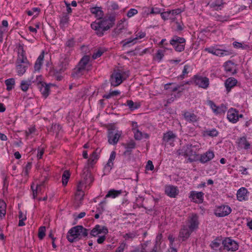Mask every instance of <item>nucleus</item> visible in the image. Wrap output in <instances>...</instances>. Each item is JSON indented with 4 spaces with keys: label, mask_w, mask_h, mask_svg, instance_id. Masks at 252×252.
I'll return each instance as SVG.
<instances>
[{
    "label": "nucleus",
    "mask_w": 252,
    "mask_h": 252,
    "mask_svg": "<svg viewBox=\"0 0 252 252\" xmlns=\"http://www.w3.org/2000/svg\"><path fill=\"white\" fill-rule=\"evenodd\" d=\"M108 233V230L106 227L97 224L93 228L91 231L90 234L94 237H96L100 234L106 235Z\"/></svg>",
    "instance_id": "9"
},
{
    "label": "nucleus",
    "mask_w": 252,
    "mask_h": 252,
    "mask_svg": "<svg viewBox=\"0 0 252 252\" xmlns=\"http://www.w3.org/2000/svg\"><path fill=\"white\" fill-rule=\"evenodd\" d=\"M105 51V50L104 49L100 48L94 53L92 58L94 59H96L100 57Z\"/></svg>",
    "instance_id": "48"
},
{
    "label": "nucleus",
    "mask_w": 252,
    "mask_h": 252,
    "mask_svg": "<svg viewBox=\"0 0 252 252\" xmlns=\"http://www.w3.org/2000/svg\"><path fill=\"white\" fill-rule=\"evenodd\" d=\"M237 113L238 111L236 109L231 108L227 112V118L232 123H236L238 121Z\"/></svg>",
    "instance_id": "19"
},
{
    "label": "nucleus",
    "mask_w": 252,
    "mask_h": 252,
    "mask_svg": "<svg viewBox=\"0 0 252 252\" xmlns=\"http://www.w3.org/2000/svg\"><path fill=\"white\" fill-rule=\"evenodd\" d=\"M69 57L66 55H64L60 58L59 67L61 72H63L67 69L69 66Z\"/></svg>",
    "instance_id": "16"
},
{
    "label": "nucleus",
    "mask_w": 252,
    "mask_h": 252,
    "mask_svg": "<svg viewBox=\"0 0 252 252\" xmlns=\"http://www.w3.org/2000/svg\"><path fill=\"white\" fill-rule=\"evenodd\" d=\"M203 135L204 136L216 137L219 134L218 131L216 128L208 129L203 131Z\"/></svg>",
    "instance_id": "35"
},
{
    "label": "nucleus",
    "mask_w": 252,
    "mask_h": 252,
    "mask_svg": "<svg viewBox=\"0 0 252 252\" xmlns=\"http://www.w3.org/2000/svg\"><path fill=\"white\" fill-rule=\"evenodd\" d=\"M223 4L222 0H215L209 4V5L215 10H218L221 9V7H222Z\"/></svg>",
    "instance_id": "37"
},
{
    "label": "nucleus",
    "mask_w": 252,
    "mask_h": 252,
    "mask_svg": "<svg viewBox=\"0 0 252 252\" xmlns=\"http://www.w3.org/2000/svg\"><path fill=\"white\" fill-rule=\"evenodd\" d=\"M88 182L87 180H85V183L86 184ZM84 183L83 181L79 182L77 188V192L76 193V196L77 197L79 198V199L81 201L84 198V196L85 195L84 192L82 191V187Z\"/></svg>",
    "instance_id": "27"
},
{
    "label": "nucleus",
    "mask_w": 252,
    "mask_h": 252,
    "mask_svg": "<svg viewBox=\"0 0 252 252\" xmlns=\"http://www.w3.org/2000/svg\"><path fill=\"white\" fill-rule=\"evenodd\" d=\"M31 168H32V163L30 162H28L23 170V172L25 176H27L28 175L29 171V170H31Z\"/></svg>",
    "instance_id": "54"
},
{
    "label": "nucleus",
    "mask_w": 252,
    "mask_h": 252,
    "mask_svg": "<svg viewBox=\"0 0 252 252\" xmlns=\"http://www.w3.org/2000/svg\"><path fill=\"white\" fill-rule=\"evenodd\" d=\"M116 157V153L114 151L111 152L109 159L107 163L105 165L104 168V174H107L110 172L113 166V161L114 160Z\"/></svg>",
    "instance_id": "20"
},
{
    "label": "nucleus",
    "mask_w": 252,
    "mask_h": 252,
    "mask_svg": "<svg viewBox=\"0 0 252 252\" xmlns=\"http://www.w3.org/2000/svg\"><path fill=\"white\" fill-rule=\"evenodd\" d=\"M216 50H217V48H215L214 47L206 48L205 49V51H207L208 53H211V54H212L213 55H215V54L216 53Z\"/></svg>",
    "instance_id": "60"
},
{
    "label": "nucleus",
    "mask_w": 252,
    "mask_h": 252,
    "mask_svg": "<svg viewBox=\"0 0 252 252\" xmlns=\"http://www.w3.org/2000/svg\"><path fill=\"white\" fill-rule=\"evenodd\" d=\"M122 190H116L115 189H111L109 190L105 196V198L111 197L113 198H116L122 193Z\"/></svg>",
    "instance_id": "40"
},
{
    "label": "nucleus",
    "mask_w": 252,
    "mask_h": 252,
    "mask_svg": "<svg viewBox=\"0 0 252 252\" xmlns=\"http://www.w3.org/2000/svg\"><path fill=\"white\" fill-rule=\"evenodd\" d=\"M29 63L27 57L25 56L24 52L22 50L21 54H19L16 61V70L19 75H23L29 66Z\"/></svg>",
    "instance_id": "3"
},
{
    "label": "nucleus",
    "mask_w": 252,
    "mask_h": 252,
    "mask_svg": "<svg viewBox=\"0 0 252 252\" xmlns=\"http://www.w3.org/2000/svg\"><path fill=\"white\" fill-rule=\"evenodd\" d=\"M69 17L67 14H63L60 18V27L62 28L67 27L68 24Z\"/></svg>",
    "instance_id": "33"
},
{
    "label": "nucleus",
    "mask_w": 252,
    "mask_h": 252,
    "mask_svg": "<svg viewBox=\"0 0 252 252\" xmlns=\"http://www.w3.org/2000/svg\"><path fill=\"white\" fill-rule=\"evenodd\" d=\"M88 230L82 225H77L71 228L68 232L67 239L71 243L86 237Z\"/></svg>",
    "instance_id": "2"
},
{
    "label": "nucleus",
    "mask_w": 252,
    "mask_h": 252,
    "mask_svg": "<svg viewBox=\"0 0 252 252\" xmlns=\"http://www.w3.org/2000/svg\"><path fill=\"white\" fill-rule=\"evenodd\" d=\"M40 11V9L37 7H34L31 10H29L27 11V14L29 16H32L33 15L34 13H36V15H38Z\"/></svg>",
    "instance_id": "56"
},
{
    "label": "nucleus",
    "mask_w": 252,
    "mask_h": 252,
    "mask_svg": "<svg viewBox=\"0 0 252 252\" xmlns=\"http://www.w3.org/2000/svg\"><path fill=\"white\" fill-rule=\"evenodd\" d=\"M85 70V68H83V67H81L77 65V66L73 70L72 76L74 78H78L83 75Z\"/></svg>",
    "instance_id": "31"
},
{
    "label": "nucleus",
    "mask_w": 252,
    "mask_h": 252,
    "mask_svg": "<svg viewBox=\"0 0 252 252\" xmlns=\"http://www.w3.org/2000/svg\"><path fill=\"white\" fill-rule=\"evenodd\" d=\"M46 227L45 226H41L38 229V238L42 240L45 236Z\"/></svg>",
    "instance_id": "50"
},
{
    "label": "nucleus",
    "mask_w": 252,
    "mask_h": 252,
    "mask_svg": "<svg viewBox=\"0 0 252 252\" xmlns=\"http://www.w3.org/2000/svg\"><path fill=\"white\" fill-rule=\"evenodd\" d=\"M154 166L153 164V162L151 160H148L147 162V164L146 166V169L147 170H153L154 169Z\"/></svg>",
    "instance_id": "63"
},
{
    "label": "nucleus",
    "mask_w": 252,
    "mask_h": 252,
    "mask_svg": "<svg viewBox=\"0 0 252 252\" xmlns=\"http://www.w3.org/2000/svg\"><path fill=\"white\" fill-rule=\"evenodd\" d=\"M194 82L196 86L203 89H206L209 85V79L206 77L194 76Z\"/></svg>",
    "instance_id": "8"
},
{
    "label": "nucleus",
    "mask_w": 252,
    "mask_h": 252,
    "mask_svg": "<svg viewBox=\"0 0 252 252\" xmlns=\"http://www.w3.org/2000/svg\"><path fill=\"white\" fill-rule=\"evenodd\" d=\"M5 84L6 86V90L8 91L12 90L15 84V81L14 78H9L5 81Z\"/></svg>",
    "instance_id": "39"
},
{
    "label": "nucleus",
    "mask_w": 252,
    "mask_h": 252,
    "mask_svg": "<svg viewBox=\"0 0 252 252\" xmlns=\"http://www.w3.org/2000/svg\"><path fill=\"white\" fill-rule=\"evenodd\" d=\"M214 153L213 151H208L205 153L201 155L199 161L202 163H205L214 158Z\"/></svg>",
    "instance_id": "22"
},
{
    "label": "nucleus",
    "mask_w": 252,
    "mask_h": 252,
    "mask_svg": "<svg viewBox=\"0 0 252 252\" xmlns=\"http://www.w3.org/2000/svg\"><path fill=\"white\" fill-rule=\"evenodd\" d=\"M170 15L171 13L169 11L160 13V16L164 20H166L169 18H170Z\"/></svg>",
    "instance_id": "58"
},
{
    "label": "nucleus",
    "mask_w": 252,
    "mask_h": 252,
    "mask_svg": "<svg viewBox=\"0 0 252 252\" xmlns=\"http://www.w3.org/2000/svg\"><path fill=\"white\" fill-rule=\"evenodd\" d=\"M176 137V135L171 131H169L165 133H164L162 141L165 145L169 144L173 146V143L175 141Z\"/></svg>",
    "instance_id": "10"
},
{
    "label": "nucleus",
    "mask_w": 252,
    "mask_h": 252,
    "mask_svg": "<svg viewBox=\"0 0 252 252\" xmlns=\"http://www.w3.org/2000/svg\"><path fill=\"white\" fill-rule=\"evenodd\" d=\"M91 12L95 15L96 18L99 20L101 19L103 16V12L101 10V7H94L90 8V9Z\"/></svg>",
    "instance_id": "32"
},
{
    "label": "nucleus",
    "mask_w": 252,
    "mask_h": 252,
    "mask_svg": "<svg viewBox=\"0 0 252 252\" xmlns=\"http://www.w3.org/2000/svg\"><path fill=\"white\" fill-rule=\"evenodd\" d=\"M247 192V189L245 188H241L239 189L237 192V199L240 201L246 200Z\"/></svg>",
    "instance_id": "30"
},
{
    "label": "nucleus",
    "mask_w": 252,
    "mask_h": 252,
    "mask_svg": "<svg viewBox=\"0 0 252 252\" xmlns=\"http://www.w3.org/2000/svg\"><path fill=\"white\" fill-rule=\"evenodd\" d=\"M70 177V173L68 171H64L62 176V183L63 186H66Z\"/></svg>",
    "instance_id": "46"
},
{
    "label": "nucleus",
    "mask_w": 252,
    "mask_h": 252,
    "mask_svg": "<svg viewBox=\"0 0 252 252\" xmlns=\"http://www.w3.org/2000/svg\"><path fill=\"white\" fill-rule=\"evenodd\" d=\"M96 162V161H94L93 159H91V158H89L88 160L87 164L85 167V169H87L86 173L85 172L84 175H83L84 179L85 180L87 181L88 180H89L90 182H92L93 181V179H92V178L91 177V175L90 172L89 171V169L90 168H92L93 167V166L94 165V164H95Z\"/></svg>",
    "instance_id": "12"
},
{
    "label": "nucleus",
    "mask_w": 252,
    "mask_h": 252,
    "mask_svg": "<svg viewBox=\"0 0 252 252\" xmlns=\"http://www.w3.org/2000/svg\"><path fill=\"white\" fill-rule=\"evenodd\" d=\"M221 244H222L221 240L216 239L212 242L210 246L213 249L217 250L219 248Z\"/></svg>",
    "instance_id": "47"
},
{
    "label": "nucleus",
    "mask_w": 252,
    "mask_h": 252,
    "mask_svg": "<svg viewBox=\"0 0 252 252\" xmlns=\"http://www.w3.org/2000/svg\"><path fill=\"white\" fill-rule=\"evenodd\" d=\"M185 43H182L180 44L179 46H176V48H175V50L177 52H182L185 49Z\"/></svg>",
    "instance_id": "62"
},
{
    "label": "nucleus",
    "mask_w": 252,
    "mask_h": 252,
    "mask_svg": "<svg viewBox=\"0 0 252 252\" xmlns=\"http://www.w3.org/2000/svg\"><path fill=\"white\" fill-rule=\"evenodd\" d=\"M101 152V150L96 149L92 154L89 158L92 159L96 161L99 158V154Z\"/></svg>",
    "instance_id": "49"
},
{
    "label": "nucleus",
    "mask_w": 252,
    "mask_h": 252,
    "mask_svg": "<svg viewBox=\"0 0 252 252\" xmlns=\"http://www.w3.org/2000/svg\"><path fill=\"white\" fill-rule=\"evenodd\" d=\"M161 10L158 7H152L149 13L151 14H160Z\"/></svg>",
    "instance_id": "59"
},
{
    "label": "nucleus",
    "mask_w": 252,
    "mask_h": 252,
    "mask_svg": "<svg viewBox=\"0 0 252 252\" xmlns=\"http://www.w3.org/2000/svg\"><path fill=\"white\" fill-rule=\"evenodd\" d=\"M126 151L124 152L125 155H128L131 154L132 150L135 149L136 143L133 140H131L129 142L124 144Z\"/></svg>",
    "instance_id": "28"
},
{
    "label": "nucleus",
    "mask_w": 252,
    "mask_h": 252,
    "mask_svg": "<svg viewBox=\"0 0 252 252\" xmlns=\"http://www.w3.org/2000/svg\"><path fill=\"white\" fill-rule=\"evenodd\" d=\"M193 232L187 225H184L181 228L179 234V238L182 239L184 241L187 240Z\"/></svg>",
    "instance_id": "11"
},
{
    "label": "nucleus",
    "mask_w": 252,
    "mask_h": 252,
    "mask_svg": "<svg viewBox=\"0 0 252 252\" xmlns=\"http://www.w3.org/2000/svg\"><path fill=\"white\" fill-rule=\"evenodd\" d=\"M223 249L227 251L235 252L238 249V243L230 238H225L222 241Z\"/></svg>",
    "instance_id": "5"
},
{
    "label": "nucleus",
    "mask_w": 252,
    "mask_h": 252,
    "mask_svg": "<svg viewBox=\"0 0 252 252\" xmlns=\"http://www.w3.org/2000/svg\"><path fill=\"white\" fill-rule=\"evenodd\" d=\"M44 53L42 52L38 57L34 64L35 70L39 71L40 70L44 59Z\"/></svg>",
    "instance_id": "36"
},
{
    "label": "nucleus",
    "mask_w": 252,
    "mask_h": 252,
    "mask_svg": "<svg viewBox=\"0 0 252 252\" xmlns=\"http://www.w3.org/2000/svg\"><path fill=\"white\" fill-rule=\"evenodd\" d=\"M122 134V131L115 128H109L108 130V142L111 145H116Z\"/></svg>",
    "instance_id": "4"
},
{
    "label": "nucleus",
    "mask_w": 252,
    "mask_h": 252,
    "mask_svg": "<svg viewBox=\"0 0 252 252\" xmlns=\"http://www.w3.org/2000/svg\"><path fill=\"white\" fill-rule=\"evenodd\" d=\"M134 135V138L137 140H140L143 138H148L149 135L147 133H143L139 130L133 131Z\"/></svg>",
    "instance_id": "38"
},
{
    "label": "nucleus",
    "mask_w": 252,
    "mask_h": 252,
    "mask_svg": "<svg viewBox=\"0 0 252 252\" xmlns=\"http://www.w3.org/2000/svg\"><path fill=\"white\" fill-rule=\"evenodd\" d=\"M192 145H186L178 151L179 155L186 157L191 156L195 153L192 150Z\"/></svg>",
    "instance_id": "14"
},
{
    "label": "nucleus",
    "mask_w": 252,
    "mask_h": 252,
    "mask_svg": "<svg viewBox=\"0 0 252 252\" xmlns=\"http://www.w3.org/2000/svg\"><path fill=\"white\" fill-rule=\"evenodd\" d=\"M188 224L189 225L187 226L191 230L194 231L198 229L199 225L198 217L196 214H193L189 217Z\"/></svg>",
    "instance_id": "7"
},
{
    "label": "nucleus",
    "mask_w": 252,
    "mask_h": 252,
    "mask_svg": "<svg viewBox=\"0 0 252 252\" xmlns=\"http://www.w3.org/2000/svg\"><path fill=\"white\" fill-rule=\"evenodd\" d=\"M183 116L185 120L189 123H193L198 120V118L193 113L187 111L184 113Z\"/></svg>",
    "instance_id": "24"
},
{
    "label": "nucleus",
    "mask_w": 252,
    "mask_h": 252,
    "mask_svg": "<svg viewBox=\"0 0 252 252\" xmlns=\"http://www.w3.org/2000/svg\"><path fill=\"white\" fill-rule=\"evenodd\" d=\"M225 109L226 107L223 105H221L220 106L217 107L216 109L214 110V113L217 114L224 113Z\"/></svg>",
    "instance_id": "52"
},
{
    "label": "nucleus",
    "mask_w": 252,
    "mask_h": 252,
    "mask_svg": "<svg viewBox=\"0 0 252 252\" xmlns=\"http://www.w3.org/2000/svg\"><path fill=\"white\" fill-rule=\"evenodd\" d=\"M31 80H22L21 82L20 87L23 92H27L31 85Z\"/></svg>",
    "instance_id": "41"
},
{
    "label": "nucleus",
    "mask_w": 252,
    "mask_h": 252,
    "mask_svg": "<svg viewBox=\"0 0 252 252\" xmlns=\"http://www.w3.org/2000/svg\"><path fill=\"white\" fill-rule=\"evenodd\" d=\"M203 195L204 193L201 191H191L189 197L195 202L202 203L203 201Z\"/></svg>",
    "instance_id": "18"
},
{
    "label": "nucleus",
    "mask_w": 252,
    "mask_h": 252,
    "mask_svg": "<svg viewBox=\"0 0 252 252\" xmlns=\"http://www.w3.org/2000/svg\"><path fill=\"white\" fill-rule=\"evenodd\" d=\"M122 75L121 73L117 72L113 73L110 78V82L112 86L116 87L122 83Z\"/></svg>",
    "instance_id": "13"
},
{
    "label": "nucleus",
    "mask_w": 252,
    "mask_h": 252,
    "mask_svg": "<svg viewBox=\"0 0 252 252\" xmlns=\"http://www.w3.org/2000/svg\"><path fill=\"white\" fill-rule=\"evenodd\" d=\"M238 146L244 150H248L251 148V144L247 140L246 136H243L238 139L237 141Z\"/></svg>",
    "instance_id": "21"
},
{
    "label": "nucleus",
    "mask_w": 252,
    "mask_h": 252,
    "mask_svg": "<svg viewBox=\"0 0 252 252\" xmlns=\"http://www.w3.org/2000/svg\"><path fill=\"white\" fill-rule=\"evenodd\" d=\"M6 204L3 200H0V217L5 216L6 214Z\"/></svg>",
    "instance_id": "45"
},
{
    "label": "nucleus",
    "mask_w": 252,
    "mask_h": 252,
    "mask_svg": "<svg viewBox=\"0 0 252 252\" xmlns=\"http://www.w3.org/2000/svg\"><path fill=\"white\" fill-rule=\"evenodd\" d=\"M185 42L186 40L184 38L180 37L177 36H174L170 40V43L175 48H176V46H179L182 43H185Z\"/></svg>",
    "instance_id": "29"
},
{
    "label": "nucleus",
    "mask_w": 252,
    "mask_h": 252,
    "mask_svg": "<svg viewBox=\"0 0 252 252\" xmlns=\"http://www.w3.org/2000/svg\"><path fill=\"white\" fill-rule=\"evenodd\" d=\"M223 67L226 72L229 75L236 73V66L234 63L230 61L226 62L223 64Z\"/></svg>",
    "instance_id": "17"
},
{
    "label": "nucleus",
    "mask_w": 252,
    "mask_h": 252,
    "mask_svg": "<svg viewBox=\"0 0 252 252\" xmlns=\"http://www.w3.org/2000/svg\"><path fill=\"white\" fill-rule=\"evenodd\" d=\"M232 51L228 49H221L217 48L216 56L219 57H224L229 56L232 54Z\"/></svg>",
    "instance_id": "34"
},
{
    "label": "nucleus",
    "mask_w": 252,
    "mask_h": 252,
    "mask_svg": "<svg viewBox=\"0 0 252 252\" xmlns=\"http://www.w3.org/2000/svg\"><path fill=\"white\" fill-rule=\"evenodd\" d=\"M138 11L136 9L131 8L128 11L127 13V16L128 18H130L133 16L136 15Z\"/></svg>",
    "instance_id": "57"
},
{
    "label": "nucleus",
    "mask_w": 252,
    "mask_h": 252,
    "mask_svg": "<svg viewBox=\"0 0 252 252\" xmlns=\"http://www.w3.org/2000/svg\"><path fill=\"white\" fill-rule=\"evenodd\" d=\"M146 36V33L144 32H138L136 34V37L133 38V39H129L127 41L124 42V41H123V46L125 47L126 46H130V44L133 42L132 44H134L136 43V42H134L138 39H141L144 38Z\"/></svg>",
    "instance_id": "23"
},
{
    "label": "nucleus",
    "mask_w": 252,
    "mask_h": 252,
    "mask_svg": "<svg viewBox=\"0 0 252 252\" xmlns=\"http://www.w3.org/2000/svg\"><path fill=\"white\" fill-rule=\"evenodd\" d=\"M90 58L88 56H84L79 62L78 65L86 69V66L89 63Z\"/></svg>",
    "instance_id": "43"
},
{
    "label": "nucleus",
    "mask_w": 252,
    "mask_h": 252,
    "mask_svg": "<svg viewBox=\"0 0 252 252\" xmlns=\"http://www.w3.org/2000/svg\"><path fill=\"white\" fill-rule=\"evenodd\" d=\"M231 212V208L228 205L218 206L215 210V214L219 217H223L228 215Z\"/></svg>",
    "instance_id": "6"
},
{
    "label": "nucleus",
    "mask_w": 252,
    "mask_h": 252,
    "mask_svg": "<svg viewBox=\"0 0 252 252\" xmlns=\"http://www.w3.org/2000/svg\"><path fill=\"white\" fill-rule=\"evenodd\" d=\"M38 88L39 89L42 94L44 96L45 98H46L49 95L50 89L49 86L44 83L40 82L38 84Z\"/></svg>",
    "instance_id": "26"
},
{
    "label": "nucleus",
    "mask_w": 252,
    "mask_h": 252,
    "mask_svg": "<svg viewBox=\"0 0 252 252\" xmlns=\"http://www.w3.org/2000/svg\"><path fill=\"white\" fill-rule=\"evenodd\" d=\"M190 66L189 64H186L183 68L182 74L178 78L179 79H183L187 76L190 70Z\"/></svg>",
    "instance_id": "42"
},
{
    "label": "nucleus",
    "mask_w": 252,
    "mask_h": 252,
    "mask_svg": "<svg viewBox=\"0 0 252 252\" xmlns=\"http://www.w3.org/2000/svg\"><path fill=\"white\" fill-rule=\"evenodd\" d=\"M124 105L127 106L131 111H133L135 109H136L138 108L140 106V105H139L137 103H134L131 100H127L126 101V104H125Z\"/></svg>",
    "instance_id": "44"
},
{
    "label": "nucleus",
    "mask_w": 252,
    "mask_h": 252,
    "mask_svg": "<svg viewBox=\"0 0 252 252\" xmlns=\"http://www.w3.org/2000/svg\"><path fill=\"white\" fill-rule=\"evenodd\" d=\"M75 44V41L74 40V39L73 38H70L68 39L66 43H65V46L67 47H68L69 48H72L74 47Z\"/></svg>",
    "instance_id": "51"
},
{
    "label": "nucleus",
    "mask_w": 252,
    "mask_h": 252,
    "mask_svg": "<svg viewBox=\"0 0 252 252\" xmlns=\"http://www.w3.org/2000/svg\"><path fill=\"white\" fill-rule=\"evenodd\" d=\"M164 56V51L161 50H158L156 53V58L158 62L161 61L163 57Z\"/></svg>",
    "instance_id": "55"
},
{
    "label": "nucleus",
    "mask_w": 252,
    "mask_h": 252,
    "mask_svg": "<svg viewBox=\"0 0 252 252\" xmlns=\"http://www.w3.org/2000/svg\"><path fill=\"white\" fill-rule=\"evenodd\" d=\"M237 81L233 77H229L227 79L225 82V87L227 92H229L233 87L236 85Z\"/></svg>",
    "instance_id": "25"
},
{
    "label": "nucleus",
    "mask_w": 252,
    "mask_h": 252,
    "mask_svg": "<svg viewBox=\"0 0 252 252\" xmlns=\"http://www.w3.org/2000/svg\"><path fill=\"white\" fill-rule=\"evenodd\" d=\"M165 192L170 197L175 198L179 193V190L177 187L169 185L165 187Z\"/></svg>",
    "instance_id": "15"
},
{
    "label": "nucleus",
    "mask_w": 252,
    "mask_h": 252,
    "mask_svg": "<svg viewBox=\"0 0 252 252\" xmlns=\"http://www.w3.org/2000/svg\"><path fill=\"white\" fill-rule=\"evenodd\" d=\"M124 28V26L121 23L117 26V27L114 30V32L116 34H119L123 32Z\"/></svg>",
    "instance_id": "53"
},
{
    "label": "nucleus",
    "mask_w": 252,
    "mask_h": 252,
    "mask_svg": "<svg viewBox=\"0 0 252 252\" xmlns=\"http://www.w3.org/2000/svg\"><path fill=\"white\" fill-rule=\"evenodd\" d=\"M126 245V243H124L120 244V246L117 248L115 252H124Z\"/></svg>",
    "instance_id": "61"
},
{
    "label": "nucleus",
    "mask_w": 252,
    "mask_h": 252,
    "mask_svg": "<svg viewBox=\"0 0 252 252\" xmlns=\"http://www.w3.org/2000/svg\"><path fill=\"white\" fill-rule=\"evenodd\" d=\"M162 238V234H158L156 238V245H159L161 244V240Z\"/></svg>",
    "instance_id": "64"
},
{
    "label": "nucleus",
    "mask_w": 252,
    "mask_h": 252,
    "mask_svg": "<svg viewBox=\"0 0 252 252\" xmlns=\"http://www.w3.org/2000/svg\"><path fill=\"white\" fill-rule=\"evenodd\" d=\"M115 18L113 16H110L108 18H101L98 22H93L91 28L95 31L97 35L101 36L103 35L104 32L112 28L114 24Z\"/></svg>",
    "instance_id": "1"
}]
</instances>
